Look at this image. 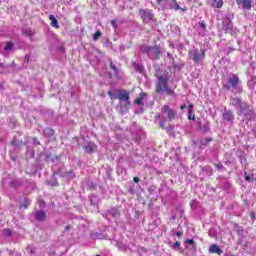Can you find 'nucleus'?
<instances>
[{
	"mask_svg": "<svg viewBox=\"0 0 256 256\" xmlns=\"http://www.w3.org/2000/svg\"><path fill=\"white\" fill-rule=\"evenodd\" d=\"M114 99L124 101V107H131V101H129V92L127 90H119L118 95L114 96Z\"/></svg>",
	"mask_w": 256,
	"mask_h": 256,
	"instance_id": "obj_1",
	"label": "nucleus"
},
{
	"mask_svg": "<svg viewBox=\"0 0 256 256\" xmlns=\"http://www.w3.org/2000/svg\"><path fill=\"white\" fill-rule=\"evenodd\" d=\"M238 109H239L237 111L238 116L244 115L246 117H252V115H253V110L250 109V107L247 105V102H242L238 106Z\"/></svg>",
	"mask_w": 256,
	"mask_h": 256,
	"instance_id": "obj_2",
	"label": "nucleus"
},
{
	"mask_svg": "<svg viewBox=\"0 0 256 256\" xmlns=\"http://www.w3.org/2000/svg\"><path fill=\"white\" fill-rule=\"evenodd\" d=\"M158 79V83H156V93H161L164 88L167 87V82L169 81L167 78L163 77V75L156 76Z\"/></svg>",
	"mask_w": 256,
	"mask_h": 256,
	"instance_id": "obj_3",
	"label": "nucleus"
},
{
	"mask_svg": "<svg viewBox=\"0 0 256 256\" xmlns=\"http://www.w3.org/2000/svg\"><path fill=\"white\" fill-rule=\"evenodd\" d=\"M162 113H166L168 121H173L177 117V111L173 110L169 105L162 107Z\"/></svg>",
	"mask_w": 256,
	"mask_h": 256,
	"instance_id": "obj_4",
	"label": "nucleus"
},
{
	"mask_svg": "<svg viewBox=\"0 0 256 256\" xmlns=\"http://www.w3.org/2000/svg\"><path fill=\"white\" fill-rule=\"evenodd\" d=\"M140 17L143 21V23H150L151 21H153V12H151V10L149 9H142L140 10Z\"/></svg>",
	"mask_w": 256,
	"mask_h": 256,
	"instance_id": "obj_5",
	"label": "nucleus"
},
{
	"mask_svg": "<svg viewBox=\"0 0 256 256\" xmlns=\"http://www.w3.org/2000/svg\"><path fill=\"white\" fill-rule=\"evenodd\" d=\"M192 59L196 64L201 63L205 59V49L194 50Z\"/></svg>",
	"mask_w": 256,
	"mask_h": 256,
	"instance_id": "obj_6",
	"label": "nucleus"
},
{
	"mask_svg": "<svg viewBox=\"0 0 256 256\" xmlns=\"http://www.w3.org/2000/svg\"><path fill=\"white\" fill-rule=\"evenodd\" d=\"M228 83L229 85L225 86V89H231V87H233V89H237V85L241 83V80L239 79V76L233 75L228 79Z\"/></svg>",
	"mask_w": 256,
	"mask_h": 256,
	"instance_id": "obj_7",
	"label": "nucleus"
},
{
	"mask_svg": "<svg viewBox=\"0 0 256 256\" xmlns=\"http://www.w3.org/2000/svg\"><path fill=\"white\" fill-rule=\"evenodd\" d=\"M222 119L226 123H233V121H235V114H233L231 110H225L222 114Z\"/></svg>",
	"mask_w": 256,
	"mask_h": 256,
	"instance_id": "obj_8",
	"label": "nucleus"
},
{
	"mask_svg": "<svg viewBox=\"0 0 256 256\" xmlns=\"http://www.w3.org/2000/svg\"><path fill=\"white\" fill-rule=\"evenodd\" d=\"M83 149L89 155H93V153H96L97 151V144H95V142H88L83 146Z\"/></svg>",
	"mask_w": 256,
	"mask_h": 256,
	"instance_id": "obj_9",
	"label": "nucleus"
},
{
	"mask_svg": "<svg viewBox=\"0 0 256 256\" xmlns=\"http://www.w3.org/2000/svg\"><path fill=\"white\" fill-rule=\"evenodd\" d=\"M34 218L36 221L43 223L47 221V213L44 210H37L34 212Z\"/></svg>",
	"mask_w": 256,
	"mask_h": 256,
	"instance_id": "obj_10",
	"label": "nucleus"
},
{
	"mask_svg": "<svg viewBox=\"0 0 256 256\" xmlns=\"http://www.w3.org/2000/svg\"><path fill=\"white\" fill-rule=\"evenodd\" d=\"M151 51L153 53L155 60L161 59V45L160 44H156V45L152 46Z\"/></svg>",
	"mask_w": 256,
	"mask_h": 256,
	"instance_id": "obj_11",
	"label": "nucleus"
},
{
	"mask_svg": "<svg viewBox=\"0 0 256 256\" xmlns=\"http://www.w3.org/2000/svg\"><path fill=\"white\" fill-rule=\"evenodd\" d=\"M237 5H242L243 9L251 11V0H236Z\"/></svg>",
	"mask_w": 256,
	"mask_h": 256,
	"instance_id": "obj_12",
	"label": "nucleus"
},
{
	"mask_svg": "<svg viewBox=\"0 0 256 256\" xmlns=\"http://www.w3.org/2000/svg\"><path fill=\"white\" fill-rule=\"evenodd\" d=\"M209 253H216V255H221V253H223V251L221 250V248L219 247V245L217 244H212L209 247Z\"/></svg>",
	"mask_w": 256,
	"mask_h": 256,
	"instance_id": "obj_13",
	"label": "nucleus"
},
{
	"mask_svg": "<svg viewBox=\"0 0 256 256\" xmlns=\"http://www.w3.org/2000/svg\"><path fill=\"white\" fill-rule=\"evenodd\" d=\"M145 97H147V94L144 93V92H141L140 93V97L139 98H136L134 100V105H138V106H143V99H145Z\"/></svg>",
	"mask_w": 256,
	"mask_h": 256,
	"instance_id": "obj_14",
	"label": "nucleus"
},
{
	"mask_svg": "<svg viewBox=\"0 0 256 256\" xmlns=\"http://www.w3.org/2000/svg\"><path fill=\"white\" fill-rule=\"evenodd\" d=\"M49 20L51 21L50 23L51 27H54L55 29H59V20L55 18V15L51 14L49 16Z\"/></svg>",
	"mask_w": 256,
	"mask_h": 256,
	"instance_id": "obj_15",
	"label": "nucleus"
},
{
	"mask_svg": "<svg viewBox=\"0 0 256 256\" xmlns=\"http://www.w3.org/2000/svg\"><path fill=\"white\" fill-rule=\"evenodd\" d=\"M44 137L51 138L53 135H55V130L53 128H45L43 131Z\"/></svg>",
	"mask_w": 256,
	"mask_h": 256,
	"instance_id": "obj_16",
	"label": "nucleus"
},
{
	"mask_svg": "<svg viewBox=\"0 0 256 256\" xmlns=\"http://www.w3.org/2000/svg\"><path fill=\"white\" fill-rule=\"evenodd\" d=\"M212 1V7H215L216 9H221L223 7V0H211Z\"/></svg>",
	"mask_w": 256,
	"mask_h": 256,
	"instance_id": "obj_17",
	"label": "nucleus"
},
{
	"mask_svg": "<svg viewBox=\"0 0 256 256\" xmlns=\"http://www.w3.org/2000/svg\"><path fill=\"white\" fill-rule=\"evenodd\" d=\"M170 9H174V11H179L181 6L177 3V0H171Z\"/></svg>",
	"mask_w": 256,
	"mask_h": 256,
	"instance_id": "obj_18",
	"label": "nucleus"
},
{
	"mask_svg": "<svg viewBox=\"0 0 256 256\" xmlns=\"http://www.w3.org/2000/svg\"><path fill=\"white\" fill-rule=\"evenodd\" d=\"M231 101L234 107H239L243 103V101L239 97L233 98Z\"/></svg>",
	"mask_w": 256,
	"mask_h": 256,
	"instance_id": "obj_19",
	"label": "nucleus"
},
{
	"mask_svg": "<svg viewBox=\"0 0 256 256\" xmlns=\"http://www.w3.org/2000/svg\"><path fill=\"white\" fill-rule=\"evenodd\" d=\"M15 47V43L12 41L6 42V46L4 47V51H11Z\"/></svg>",
	"mask_w": 256,
	"mask_h": 256,
	"instance_id": "obj_20",
	"label": "nucleus"
},
{
	"mask_svg": "<svg viewBox=\"0 0 256 256\" xmlns=\"http://www.w3.org/2000/svg\"><path fill=\"white\" fill-rule=\"evenodd\" d=\"M152 46L142 45L140 47L141 53H149L151 51Z\"/></svg>",
	"mask_w": 256,
	"mask_h": 256,
	"instance_id": "obj_21",
	"label": "nucleus"
},
{
	"mask_svg": "<svg viewBox=\"0 0 256 256\" xmlns=\"http://www.w3.org/2000/svg\"><path fill=\"white\" fill-rule=\"evenodd\" d=\"M187 117L189 121H196L197 119V117L195 116V114H193V111L191 110H188Z\"/></svg>",
	"mask_w": 256,
	"mask_h": 256,
	"instance_id": "obj_22",
	"label": "nucleus"
},
{
	"mask_svg": "<svg viewBox=\"0 0 256 256\" xmlns=\"http://www.w3.org/2000/svg\"><path fill=\"white\" fill-rule=\"evenodd\" d=\"M3 235L5 237H11V235H13V232L11 231V229L9 228H5L3 231H2Z\"/></svg>",
	"mask_w": 256,
	"mask_h": 256,
	"instance_id": "obj_23",
	"label": "nucleus"
},
{
	"mask_svg": "<svg viewBox=\"0 0 256 256\" xmlns=\"http://www.w3.org/2000/svg\"><path fill=\"white\" fill-rule=\"evenodd\" d=\"M101 35H102L101 31L99 30L96 31L93 35V41H99V39H101Z\"/></svg>",
	"mask_w": 256,
	"mask_h": 256,
	"instance_id": "obj_24",
	"label": "nucleus"
},
{
	"mask_svg": "<svg viewBox=\"0 0 256 256\" xmlns=\"http://www.w3.org/2000/svg\"><path fill=\"white\" fill-rule=\"evenodd\" d=\"M164 91L166 92L167 95H175V91H173V89L169 88V86H166L164 88Z\"/></svg>",
	"mask_w": 256,
	"mask_h": 256,
	"instance_id": "obj_25",
	"label": "nucleus"
},
{
	"mask_svg": "<svg viewBox=\"0 0 256 256\" xmlns=\"http://www.w3.org/2000/svg\"><path fill=\"white\" fill-rule=\"evenodd\" d=\"M38 205L41 207V209H44V207H47V203L43 199H38Z\"/></svg>",
	"mask_w": 256,
	"mask_h": 256,
	"instance_id": "obj_26",
	"label": "nucleus"
},
{
	"mask_svg": "<svg viewBox=\"0 0 256 256\" xmlns=\"http://www.w3.org/2000/svg\"><path fill=\"white\" fill-rule=\"evenodd\" d=\"M29 204H30L29 199L25 198V199H24V203L21 204L20 207H21L22 209H27V207H29Z\"/></svg>",
	"mask_w": 256,
	"mask_h": 256,
	"instance_id": "obj_27",
	"label": "nucleus"
},
{
	"mask_svg": "<svg viewBox=\"0 0 256 256\" xmlns=\"http://www.w3.org/2000/svg\"><path fill=\"white\" fill-rule=\"evenodd\" d=\"M211 141V138H206L204 142L201 143V147H206L207 145H209V143H211Z\"/></svg>",
	"mask_w": 256,
	"mask_h": 256,
	"instance_id": "obj_28",
	"label": "nucleus"
},
{
	"mask_svg": "<svg viewBox=\"0 0 256 256\" xmlns=\"http://www.w3.org/2000/svg\"><path fill=\"white\" fill-rule=\"evenodd\" d=\"M10 185H11V187H15V188L21 187V182L15 180V181H12V182L10 183Z\"/></svg>",
	"mask_w": 256,
	"mask_h": 256,
	"instance_id": "obj_29",
	"label": "nucleus"
},
{
	"mask_svg": "<svg viewBox=\"0 0 256 256\" xmlns=\"http://www.w3.org/2000/svg\"><path fill=\"white\" fill-rule=\"evenodd\" d=\"M133 66L136 69V71H139V73H141V71H143V66H141L137 63H134Z\"/></svg>",
	"mask_w": 256,
	"mask_h": 256,
	"instance_id": "obj_30",
	"label": "nucleus"
},
{
	"mask_svg": "<svg viewBox=\"0 0 256 256\" xmlns=\"http://www.w3.org/2000/svg\"><path fill=\"white\" fill-rule=\"evenodd\" d=\"M24 61H26V63H31V55L26 54V55L24 56Z\"/></svg>",
	"mask_w": 256,
	"mask_h": 256,
	"instance_id": "obj_31",
	"label": "nucleus"
},
{
	"mask_svg": "<svg viewBox=\"0 0 256 256\" xmlns=\"http://www.w3.org/2000/svg\"><path fill=\"white\" fill-rule=\"evenodd\" d=\"M110 23H111L113 29H117V20L113 19L110 21Z\"/></svg>",
	"mask_w": 256,
	"mask_h": 256,
	"instance_id": "obj_32",
	"label": "nucleus"
},
{
	"mask_svg": "<svg viewBox=\"0 0 256 256\" xmlns=\"http://www.w3.org/2000/svg\"><path fill=\"white\" fill-rule=\"evenodd\" d=\"M185 243H187V245H195V240H193V239H186Z\"/></svg>",
	"mask_w": 256,
	"mask_h": 256,
	"instance_id": "obj_33",
	"label": "nucleus"
},
{
	"mask_svg": "<svg viewBox=\"0 0 256 256\" xmlns=\"http://www.w3.org/2000/svg\"><path fill=\"white\" fill-rule=\"evenodd\" d=\"M199 26L203 29V31H206L207 24H205L204 22H199Z\"/></svg>",
	"mask_w": 256,
	"mask_h": 256,
	"instance_id": "obj_34",
	"label": "nucleus"
},
{
	"mask_svg": "<svg viewBox=\"0 0 256 256\" xmlns=\"http://www.w3.org/2000/svg\"><path fill=\"white\" fill-rule=\"evenodd\" d=\"M236 227H238V230H237L238 235H243L244 230L241 227H239L238 225Z\"/></svg>",
	"mask_w": 256,
	"mask_h": 256,
	"instance_id": "obj_35",
	"label": "nucleus"
},
{
	"mask_svg": "<svg viewBox=\"0 0 256 256\" xmlns=\"http://www.w3.org/2000/svg\"><path fill=\"white\" fill-rule=\"evenodd\" d=\"M167 0H156L157 5H163V3H166Z\"/></svg>",
	"mask_w": 256,
	"mask_h": 256,
	"instance_id": "obj_36",
	"label": "nucleus"
},
{
	"mask_svg": "<svg viewBox=\"0 0 256 256\" xmlns=\"http://www.w3.org/2000/svg\"><path fill=\"white\" fill-rule=\"evenodd\" d=\"M245 180L246 181H251V176H249V173L245 172Z\"/></svg>",
	"mask_w": 256,
	"mask_h": 256,
	"instance_id": "obj_37",
	"label": "nucleus"
},
{
	"mask_svg": "<svg viewBox=\"0 0 256 256\" xmlns=\"http://www.w3.org/2000/svg\"><path fill=\"white\" fill-rule=\"evenodd\" d=\"M181 247V242L177 241L173 244V248Z\"/></svg>",
	"mask_w": 256,
	"mask_h": 256,
	"instance_id": "obj_38",
	"label": "nucleus"
},
{
	"mask_svg": "<svg viewBox=\"0 0 256 256\" xmlns=\"http://www.w3.org/2000/svg\"><path fill=\"white\" fill-rule=\"evenodd\" d=\"M160 129H165V120L160 121Z\"/></svg>",
	"mask_w": 256,
	"mask_h": 256,
	"instance_id": "obj_39",
	"label": "nucleus"
},
{
	"mask_svg": "<svg viewBox=\"0 0 256 256\" xmlns=\"http://www.w3.org/2000/svg\"><path fill=\"white\" fill-rule=\"evenodd\" d=\"M110 69H113V71H117V66L115 64L111 63Z\"/></svg>",
	"mask_w": 256,
	"mask_h": 256,
	"instance_id": "obj_40",
	"label": "nucleus"
},
{
	"mask_svg": "<svg viewBox=\"0 0 256 256\" xmlns=\"http://www.w3.org/2000/svg\"><path fill=\"white\" fill-rule=\"evenodd\" d=\"M174 235H176V237H183V231L176 232Z\"/></svg>",
	"mask_w": 256,
	"mask_h": 256,
	"instance_id": "obj_41",
	"label": "nucleus"
},
{
	"mask_svg": "<svg viewBox=\"0 0 256 256\" xmlns=\"http://www.w3.org/2000/svg\"><path fill=\"white\" fill-rule=\"evenodd\" d=\"M193 107H194L193 103H190L188 106V111H193Z\"/></svg>",
	"mask_w": 256,
	"mask_h": 256,
	"instance_id": "obj_42",
	"label": "nucleus"
},
{
	"mask_svg": "<svg viewBox=\"0 0 256 256\" xmlns=\"http://www.w3.org/2000/svg\"><path fill=\"white\" fill-rule=\"evenodd\" d=\"M215 167L216 169H223V164H216Z\"/></svg>",
	"mask_w": 256,
	"mask_h": 256,
	"instance_id": "obj_43",
	"label": "nucleus"
},
{
	"mask_svg": "<svg viewBox=\"0 0 256 256\" xmlns=\"http://www.w3.org/2000/svg\"><path fill=\"white\" fill-rule=\"evenodd\" d=\"M250 217H251V220H252V221H255V212H252V213L250 214Z\"/></svg>",
	"mask_w": 256,
	"mask_h": 256,
	"instance_id": "obj_44",
	"label": "nucleus"
},
{
	"mask_svg": "<svg viewBox=\"0 0 256 256\" xmlns=\"http://www.w3.org/2000/svg\"><path fill=\"white\" fill-rule=\"evenodd\" d=\"M133 181H134V183H139L140 179H139V177H134Z\"/></svg>",
	"mask_w": 256,
	"mask_h": 256,
	"instance_id": "obj_45",
	"label": "nucleus"
},
{
	"mask_svg": "<svg viewBox=\"0 0 256 256\" xmlns=\"http://www.w3.org/2000/svg\"><path fill=\"white\" fill-rule=\"evenodd\" d=\"M108 95H109V97H111V99H115V98L113 97V92L108 91Z\"/></svg>",
	"mask_w": 256,
	"mask_h": 256,
	"instance_id": "obj_46",
	"label": "nucleus"
},
{
	"mask_svg": "<svg viewBox=\"0 0 256 256\" xmlns=\"http://www.w3.org/2000/svg\"><path fill=\"white\" fill-rule=\"evenodd\" d=\"M180 109H181L182 111H184V109H187V105H185V104H184V105H181V106H180Z\"/></svg>",
	"mask_w": 256,
	"mask_h": 256,
	"instance_id": "obj_47",
	"label": "nucleus"
},
{
	"mask_svg": "<svg viewBox=\"0 0 256 256\" xmlns=\"http://www.w3.org/2000/svg\"><path fill=\"white\" fill-rule=\"evenodd\" d=\"M53 187H59V182H55V183H53V184H51Z\"/></svg>",
	"mask_w": 256,
	"mask_h": 256,
	"instance_id": "obj_48",
	"label": "nucleus"
},
{
	"mask_svg": "<svg viewBox=\"0 0 256 256\" xmlns=\"http://www.w3.org/2000/svg\"><path fill=\"white\" fill-rule=\"evenodd\" d=\"M67 174L72 175V179H73V177H75V174H73V171H69V172H67Z\"/></svg>",
	"mask_w": 256,
	"mask_h": 256,
	"instance_id": "obj_49",
	"label": "nucleus"
},
{
	"mask_svg": "<svg viewBox=\"0 0 256 256\" xmlns=\"http://www.w3.org/2000/svg\"><path fill=\"white\" fill-rule=\"evenodd\" d=\"M0 67H1V69H5V64L0 63Z\"/></svg>",
	"mask_w": 256,
	"mask_h": 256,
	"instance_id": "obj_50",
	"label": "nucleus"
},
{
	"mask_svg": "<svg viewBox=\"0 0 256 256\" xmlns=\"http://www.w3.org/2000/svg\"><path fill=\"white\" fill-rule=\"evenodd\" d=\"M69 229H71V226L67 225V226L65 227V230H66V231H69Z\"/></svg>",
	"mask_w": 256,
	"mask_h": 256,
	"instance_id": "obj_51",
	"label": "nucleus"
},
{
	"mask_svg": "<svg viewBox=\"0 0 256 256\" xmlns=\"http://www.w3.org/2000/svg\"><path fill=\"white\" fill-rule=\"evenodd\" d=\"M184 13L187 11V7L180 8Z\"/></svg>",
	"mask_w": 256,
	"mask_h": 256,
	"instance_id": "obj_52",
	"label": "nucleus"
},
{
	"mask_svg": "<svg viewBox=\"0 0 256 256\" xmlns=\"http://www.w3.org/2000/svg\"><path fill=\"white\" fill-rule=\"evenodd\" d=\"M157 117H158V119H161V115L158 114Z\"/></svg>",
	"mask_w": 256,
	"mask_h": 256,
	"instance_id": "obj_53",
	"label": "nucleus"
},
{
	"mask_svg": "<svg viewBox=\"0 0 256 256\" xmlns=\"http://www.w3.org/2000/svg\"><path fill=\"white\" fill-rule=\"evenodd\" d=\"M12 65H15V62H13Z\"/></svg>",
	"mask_w": 256,
	"mask_h": 256,
	"instance_id": "obj_54",
	"label": "nucleus"
},
{
	"mask_svg": "<svg viewBox=\"0 0 256 256\" xmlns=\"http://www.w3.org/2000/svg\"><path fill=\"white\" fill-rule=\"evenodd\" d=\"M254 180L256 181V178H254Z\"/></svg>",
	"mask_w": 256,
	"mask_h": 256,
	"instance_id": "obj_55",
	"label": "nucleus"
}]
</instances>
